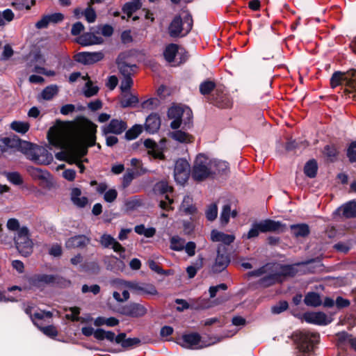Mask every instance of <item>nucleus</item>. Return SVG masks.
Masks as SVG:
<instances>
[{
	"mask_svg": "<svg viewBox=\"0 0 356 356\" xmlns=\"http://www.w3.org/2000/svg\"><path fill=\"white\" fill-rule=\"evenodd\" d=\"M97 126L90 121L83 122L79 127L60 124L49 129L47 138L49 143L64 152L56 154L57 159L63 156L70 163H76L81 172L85 168L80 159L87 154V148L95 145Z\"/></svg>",
	"mask_w": 356,
	"mask_h": 356,
	"instance_id": "nucleus-1",
	"label": "nucleus"
},
{
	"mask_svg": "<svg viewBox=\"0 0 356 356\" xmlns=\"http://www.w3.org/2000/svg\"><path fill=\"white\" fill-rule=\"evenodd\" d=\"M286 229V225L280 221L266 219L254 222L251 225L249 232L243 234V238L251 239L257 237L260 233L276 232L281 233Z\"/></svg>",
	"mask_w": 356,
	"mask_h": 356,
	"instance_id": "nucleus-2",
	"label": "nucleus"
},
{
	"mask_svg": "<svg viewBox=\"0 0 356 356\" xmlns=\"http://www.w3.org/2000/svg\"><path fill=\"white\" fill-rule=\"evenodd\" d=\"M292 339L297 344L303 356H309L314 349V346L319 340V334L306 330H297L292 334Z\"/></svg>",
	"mask_w": 356,
	"mask_h": 356,
	"instance_id": "nucleus-3",
	"label": "nucleus"
},
{
	"mask_svg": "<svg viewBox=\"0 0 356 356\" xmlns=\"http://www.w3.org/2000/svg\"><path fill=\"white\" fill-rule=\"evenodd\" d=\"M25 312L30 316L34 325H36L45 335L52 338L58 335V331L54 326H44L45 324L50 323V320L52 317V314L50 312L40 310L32 314L31 308L27 307L25 309Z\"/></svg>",
	"mask_w": 356,
	"mask_h": 356,
	"instance_id": "nucleus-4",
	"label": "nucleus"
},
{
	"mask_svg": "<svg viewBox=\"0 0 356 356\" xmlns=\"http://www.w3.org/2000/svg\"><path fill=\"white\" fill-rule=\"evenodd\" d=\"M193 21L188 13H184L174 17L168 26V33L172 38L184 37L192 29Z\"/></svg>",
	"mask_w": 356,
	"mask_h": 356,
	"instance_id": "nucleus-5",
	"label": "nucleus"
},
{
	"mask_svg": "<svg viewBox=\"0 0 356 356\" xmlns=\"http://www.w3.org/2000/svg\"><path fill=\"white\" fill-rule=\"evenodd\" d=\"M168 116L172 120L170 127L177 129L183 124V128H189L192 120V111L188 107L173 106L168 109Z\"/></svg>",
	"mask_w": 356,
	"mask_h": 356,
	"instance_id": "nucleus-6",
	"label": "nucleus"
},
{
	"mask_svg": "<svg viewBox=\"0 0 356 356\" xmlns=\"http://www.w3.org/2000/svg\"><path fill=\"white\" fill-rule=\"evenodd\" d=\"M311 261L297 263L291 265H274L273 273L269 274L262 280V283L266 285H271L279 281L280 277H293L298 273V267L300 266H308Z\"/></svg>",
	"mask_w": 356,
	"mask_h": 356,
	"instance_id": "nucleus-7",
	"label": "nucleus"
},
{
	"mask_svg": "<svg viewBox=\"0 0 356 356\" xmlns=\"http://www.w3.org/2000/svg\"><path fill=\"white\" fill-rule=\"evenodd\" d=\"M212 165L211 159L202 154L197 155L192 170L193 178L201 181L210 177L214 172Z\"/></svg>",
	"mask_w": 356,
	"mask_h": 356,
	"instance_id": "nucleus-8",
	"label": "nucleus"
},
{
	"mask_svg": "<svg viewBox=\"0 0 356 356\" xmlns=\"http://www.w3.org/2000/svg\"><path fill=\"white\" fill-rule=\"evenodd\" d=\"M346 83L348 86L346 90L350 94H354L356 90V70H352L346 73L341 72H335L331 79L330 85L332 88Z\"/></svg>",
	"mask_w": 356,
	"mask_h": 356,
	"instance_id": "nucleus-9",
	"label": "nucleus"
},
{
	"mask_svg": "<svg viewBox=\"0 0 356 356\" xmlns=\"http://www.w3.org/2000/svg\"><path fill=\"white\" fill-rule=\"evenodd\" d=\"M118 283L122 286L129 289L136 295L155 296L158 294L156 287L149 283L140 282L136 280L126 281L122 280H118Z\"/></svg>",
	"mask_w": 356,
	"mask_h": 356,
	"instance_id": "nucleus-10",
	"label": "nucleus"
},
{
	"mask_svg": "<svg viewBox=\"0 0 356 356\" xmlns=\"http://www.w3.org/2000/svg\"><path fill=\"white\" fill-rule=\"evenodd\" d=\"M16 248L19 252L24 257L30 255L33 252V242L29 238V229L26 227H21L15 237Z\"/></svg>",
	"mask_w": 356,
	"mask_h": 356,
	"instance_id": "nucleus-11",
	"label": "nucleus"
},
{
	"mask_svg": "<svg viewBox=\"0 0 356 356\" xmlns=\"http://www.w3.org/2000/svg\"><path fill=\"white\" fill-rule=\"evenodd\" d=\"M57 280V276L51 274L38 273L28 278V283L32 288L42 289L47 285L53 284Z\"/></svg>",
	"mask_w": 356,
	"mask_h": 356,
	"instance_id": "nucleus-12",
	"label": "nucleus"
},
{
	"mask_svg": "<svg viewBox=\"0 0 356 356\" xmlns=\"http://www.w3.org/2000/svg\"><path fill=\"white\" fill-rule=\"evenodd\" d=\"M190 165L186 159H178L175 165L174 177L177 184H184L188 179Z\"/></svg>",
	"mask_w": 356,
	"mask_h": 356,
	"instance_id": "nucleus-13",
	"label": "nucleus"
},
{
	"mask_svg": "<svg viewBox=\"0 0 356 356\" xmlns=\"http://www.w3.org/2000/svg\"><path fill=\"white\" fill-rule=\"evenodd\" d=\"M215 342L207 343L202 340L199 334L191 333L183 335L181 346L190 349H201L213 344Z\"/></svg>",
	"mask_w": 356,
	"mask_h": 356,
	"instance_id": "nucleus-14",
	"label": "nucleus"
},
{
	"mask_svg": "<svg viewBox=\"0 0 356 356\" xmlns=\"http://www.w3.org/2000/svg\"><path fill=\"white\" fill-rule=\"evenodd\" d=\"M127 129V122L121 119H112L107 124L101 127L102 134L106 136L109 134L120 135Z\"/></svg>",
	"mask_w": 356,
	"mask_h": 356,
	"instance_id": "nucleus-15",
	"label": "nucleus"
},
{
	"mask_svg": "<svg viewBox=\"0 0 356 356\" xmlns=\"http://www.w3.org/2000/svg\"><path fill=\"white\" fill-rule=\"evenodd\" d=\"M303 318L307 323L319 325H325L332 321L330 318L321 312H306Z\"/></svg>",
	"mask_w": 356,
	"mask_h": 356,
	"instance_id": "nucleus-16",
	"label": "nucleus"
},
{
	"mask_svg": "<svg viewBox=\"0 0 356 356\" xmlns=\"http://www.w3.org/2000/svg\"><path fill=\"white\" fill-rule=\"evenodd\" d=\"M104 55L102 51L80 52L75 56L76 60L84 65H90L103 59Z\"/></svg>",
	"mask_w": 356,
	"mask_h": 356,
	"instance_id": "nucleus-17",
	"label": "nucleus"
},
{
	"mask_svg": "<svg viewBox=\"0 0 356 356\" xmlns=\"http://www.w3.org/2000/svg\"><path fill=\"white\" fill-rule=\"evenodd\" d=\"M147 312V309L143 305L131 302L122 307V313L127 316L138 318L145 315Z\"/></svg>",
	"mask_w": 356,
	"mask_h": 356,
	"instance_id": "nucleus-18",
	"label": "nucleus"
},
{
	"mask_svg": "<svg viewBox=\"0 0 356 356\" xmlns=\"http://www.w3.org/2000/svg\"><path fill=\"white\" fill-rule=\"evenodd\" d=\"M124 56L122 54L119 55L116 60L118 68L120 74L123 77H131L135 72L136 65H129L124 60Z\"/></svg>",
	"mask_w": 356,
	"mask_h": 356,
	"instance_id": "nucleus-19",
	"label": "nucleus"
},
{
	"mask_svg": "<svg viewBox=\"0 0 356 356\" xmlns=\"http://www.w3.org/2000/svg\"><path fill=\"white\" fill-rule=\"evenodd\" d=\"M79 44L86 47L92 44H98L103 42V39L92 33H85L76 40Z\"/></svg>",
	"mask_w": 356,
	"mask_h": 356,
	"instance_id": "nucleus-20",
	"label": "nucleus"
},
{
	"mask_svg": "<svg viewBox=\"0 0 356 356\" xmlns=\"http://www.w3.org/2000/svg\"><path fill=\"white\" fill-rule=\"evenodd\" d=\"M104 248H111L116 252H124V248L109 234H103L99 241Z\"/></svg>",
	"mask_w": 356,
	"mask_h": 356,
	"instance_id": "nucleus-21",
	"label": "nucleus"
},
{
	"mask_svg": "<svg viewBox=\"0 0 356 356\" xmlns=\"http://www.w3.org/2000/svg\"><path fill=\"white\" fill-rule=\"evenodd\" d=\"M145 147L148 149V154L154 159H163L164 155L161 147L151 139H146L144 141Z\"/></svg>",
	"mask_w": 356,
	"mask_h": 356,
	"instance_id": "nucleus-22",
	"label": "nucleus"
},
{
	"mask_svg": "<svg viewBox=\"0 0 356 356\" xmlns=\"http://www.w3.org/2000/svg\"><path fill=\"white\" fill-rule=\"evenodd\" d=\"M160 126L161 120L157 114L152 113L146 118L145 127L147 132L154 134L159 130Z\"/></svg>",
	"mask_w": 356,
	"mask_h": 356,
	"instance_id": "nucleus-23",
	"label": "nucleus"
},
{
	"mask_svg": "<svg viewBox=\"0 0 356 356\" xmlns=\"http://www.w3.org/2000/svg\"><path fill=\"white\" fill-rule=\"evenodd\" d=\"M33 160L38 163L48 165L52 161L53 156L45 148L40 147L36 150Z\"/></svg>",
	"mask_w": 356,
	"mask_h": 356,
	"instance_id": "nucleus-24",
	"label": "nucleus"
},
{
	"mask_svg": "<svg viewBox=\"0 0 356 356\" xmlns=\"http://www.w3.org/2000/svg\"><path fill=\"white\" fill-rule=\"evenodd\" d=\"M211 240L213 242H222L225 245H229L235 240V236L214 229L211 233Z\"/></svg>",
	"mask_w": 356,
	"mask_h": 356,
	"instance_id": "nucleus-25",
	"label": "nucleus"
},
{
	"mask_svg": "<svg viewBox=\"0 0 356 356\" xmlns=\"http://www.w3.org/2000/svg\"><path fill=\"white\" fill-rule=\"evenodd\" d=\"M229 263V259L225 254H220L218 251V254L215 260L214 264L211 267V270L213 273H220L225 270Z\"/></svg>",
	"mask_w": 356,
	"mask_h": 356,
	"instance_id": "nucleus-26",
	"label": "nucleus"
},
{
	"mask_svg": "<svg viewBox=\"0 0 356 356\" xmlns=\"http://www.w3.org/2000/svg\"><path fill=\"white\" fill-rule=\"evenodd\" d=\"M88 243V238L83 235H79L71 237L66 243L67 248H81L85 246Z\"/></svg>",
	"mask_w": 356,
	"mask_h": 356,
	"instance_id": "nucleus-27",
	"label": "nucleus"
},
{
	"mask_svg": "<svg viewBox=\"0 0 356 356\" xmlns=\"http://www.w3.org/2000/svg\"><path fill=\"white\" fill-rule=\"evenodd\" d=\"M273 268H274V264L273 265V264H268L257 270H252V271L248 273V275L250 277H259V276L266 275L261 280V284L264 286H267L266 284L262 283V280L265 277L268 276L269 274L273 273Z\"/></svg>",
	"mask_w": 356,
	"mask_h": 356,
	"instance_id": "nucleus-28",
	"label": "nucleus"
},
{
	"mask_svg": "<svg viewBox=\"0 0 356 356\" xmlns=\"http://www.w3.org/2000/svg\"><path fill=\"white\" fill-rule=\"evenodd\" d=\"M169 136L173 140L182 143H188L192 142V136L186 131H183L181 130L170 132Z\"/></svg>",
	"mask_w": 356,
	"mask_h": 356,
	"instance_id": "nucleus-29",
	"label": "nucleus"
},
{
	"mask_svg": "<svg viewBox=\"0 0 356 356\" xmlns=\"http://www.w3.org/2000/svg\"><path fill=\"white\" fill-rule=\"evenodd\" d=\"M140 343L138 338L126 339L125 333H120L116 336V343H120L123 348H129Z\"/></svg>",
	"mask_w": 356,
	"mask_h": 356,
	"instance_id": "nucleus-30",
	"label": "nucleus"
},
{
	"mask_svg": "<svg viewBox=\"0 0 356 356\" xmlns=\"http://www.w3.org/2000/svg\"><path fill=\"white\" fill-rule=\"evenodd\" d=\"M120 105L123 108L134 106L138 102V99L129 92H122Z\"/></svg>",
	"mask_w": 356,
	"mask_h": 356,
	"instance_id": "nucleus-31",
	"label": "nucleus"
},
{
	"mask_svg": "<svg viewBox=\"0 0 356 356\" xmlns=\"http://www.w3.org/2000/svg\"><path fill=\"white\" fill-rule=\"evenodd\" d=\"M304 302L307 306L316 307L322 304V300L318 293L315 292H309L305 297Z\"/></svg>",
	"mask_w": 356,
	"mask_h": 356,
	"instance_id": "nucleus-32",
	"label": "nucleus"
},
{
	"mask_svg": "<svg viewBox=\"0 0 356 356\" xmlns=\"http://www.w3.org/2000/svg\"><path fill=\"white\" fill-rule=\"evenodd\" d=\"M181 210L186 214H193L196 211V208L193 205V199L189 195L184 197L181 204Z\"/></svg>",
	"mask_w": 356,
	"mask_h": 356,
	"instance_id": "nucleus-33",
	"label": "nucleus"
},
{
	"mask_svg": "<svg viewBox=\"0 0 356 356\" xmlns=\"http://www.w3.org/2000/svg\"><path fill=\"white\" fill-rule=\"evenodd\" d=\"M291 229L293 234L297 237H305L309 234V226L306 224L292 225H291Z\"/></svg>",
	"mask_w": 356,
	"mask_h": 356,
	"instance_id": "nucleus-34",
	"label": "nucleus"
},
{
	"mask_svg": "<svg viewBox=\"0 0 356 356\" xmlns=\"http://www.w3.org/2000/svg\"><path fill=\"white\" fill-rule=\"evenodd\" d=\"M317 170L318 165L316 161L314 159L307 162L304 168L305 174L310 178H314L316 177Z\"/></svg>",
	"mask_w": 356,
	"mask_h": 356,
	"instance_id": "nucleus-35",
	"label": "nucleus"
},
{
	"mask_svg": "<svg viewBox=\"0 0 356 356\" xmlns=\"http://www.w3.org/2000/svg\"><path fill=\"white\" fill-rule=\"evenodd\" d=\"M140 3L138 0H134L131 2L126 3L122 8V10L124 13L127 14V16L130 17L134 13L140 8Z\"/></svg>",
	"mask_w": 356,
	"mask_h": 356,
	"instance_id": "nucleus-36",
	"label": "nucleus"
},
{
	"mask_svg": "<svg viewBox=\"0 0 356 356\" xmlns=\"http://www.w3.org/2000/svg\"><path fill=\"white\" fill-rule=\"evenodd\" d=\"M343 216L346 218H353L356 216V202H350L341 207Z\"/></svg>",
	"mask_w": 356,
	"mask_h": 356,
	"instance_id": "nucleus-37",
	"label": "nucleus"
},
{
	"mask_svg": "<svg viewBox=\"0 0 356 356\" xmlns=\"http://www.w3.org/2000/svg\"><path fill=\"white\" fill-rule=\"evenodd\" d=\"M177 50L178 47L175 44H170L168 46H167L163 52L165 59L168 63H172L175 59Z\"/></svg>",
	"mask_w": 356,
	"mask_h": 356,
	"instance_id": "nucleus-38",
	"label": "nucleus"
},
{
	"mask_svg": "<svg viewBox=\"0 0 356 356\" xmlns=\"http://www.w3.org/2000/svg\"><path fill=\"white\" fill-rule=\"evenodd\" d=\"M203 266V257L201 256L198 257L197 260L193 264V265L187 267L186 272L189 278H193L195 276L197 270L200 269Z\"/></svg>",
	"mask_w": 356,
	"mask_h": 356,
	"instance_id": "nucleus-39",
	"label": "nucleus"
},
{
	"mask_svg": "<svg viewBox=\"0 0 356 356\" xmlns=\"http://www.w3.org/2000/svg\"><path fill=\"white\" fill-rule=\"evenodd\" d=\"M236 214L237 213L234 210L231 213V208L228 204H225L220 213V220L222 224H227L229 220L230 216L232 215V216L234 218L236 216Z\"/></svg>",
	"mask_w": 356,
	"mask_h": 356,
	"instance_id": "nucleus-40",
	"label": "nucleus"
},
{
	"mask_svg": "<svg viewBox=\"0 0 356 356\" xmlns=\"http://www.w3.org/2000/svg\"><path fill=\"white\" fill-rule=\"evenodd\" d=\"M212 168L214 169L213 174H224L226 173L229 168V165L226 161L212 160Z\"/></svg>",
	"mask_w": 356,
	"mask_h": 356,
	"instance_id": "nucleus-41",
	"label": "nucleus"
},
{
	"mask_svg": "<svg viewBox=\"0 0 356 356\" xmlns=\"http://www.w3.org/2000/svg\"><path fill=\"white\" fill-rule=\"evenodd\" d=\"M10 127L18 133L25 134L29 131L30 124L27 122L13 121L10 124Z\"/></svg>",
	"mask_w": 356,
	"mask_h": 356,
	"instance_id": "nucleus-42",
	"label": "nucleus"
},
{
	"mask_svg": "<svg viewBox=\"0 0 356 356\" xmlns=\"http://www.w3.org/2000/svg\"><path fill=\"white\" fill-rule=\"evenodd\" d=\"M143 127L141 125L135 124L125 133V138L127 140H134L142 132Z\"/></svg>",
	"mask_w": 356,
	"mask_h": 356,
	"instance_id": "nucleus-43",
	"label": "nucleus"
},
{
	"mask_svg": "<svg viewBox=\"0 0 356 356\" xmlns=\"http://www.w3.org/2000/svg\"><path fill=\"white\" fill-rule=\"evenodd\" d=\"M14 18V13L10 9H6L3 12L0 11V26H5L7 23L11 22Z\"/></svg>",
	"mask_w": 356,
	"mask_h": 356,
	"instance_id": "nucleus-44",
	"label": "nucleus"
},
{
	"mask_svg": "<svg viewBox=\"0 0 356 356\" xmlns=\"http://www.w3.org/2000/svg\"><path fill=\"white\" fill-rule=\"evenodd\" d=\"M58 92V87L56 86H49L46 87L41 93V97L45 100L51 99Z\"/></svg>",
	"mask_w": 356,
	"mask_h": 356,
	"instance_id": "nucleus-45",
	"label": "nucleus"
},
{
	"mask_svg": "<svg viewBox=\"0 0 356 356\" xmlns=\"http://www.w3.org/2000/svg\"><path fill=\"white\" fill-rule=\"evenodd\" d=\"M3 175L6 176L7 179L13 184L20 185L23 183L22 177L17 172H5Z\"/></svg>",
	"mask_w": 356,
	"mask_h": 356,
	"instance_id": "nucleus-46",
	"label": "nucleus"
},
{
	"mask_svg": "<svg viewBox=\"0 0 356 356\" xmlns=\"http://www.w3.org/2000/svg\"><path fill=\"white\" fill-rule=\"evenodd\" d=\"M185 241L179 236H173L170 239V248L173 250L181 251L184 250Z\"/></svg>",
	"mask_w": 356,
	"mask_h": 356,
	"instance_id": "nucleus-47",
	"label": "nucleus"
},
{
	"mask_svg": "<svg viewBox=\"0 0 356 356\" xmlns=\"http://www.w3.org/2000/svg\"><path fill=\"white\" fill-rule=\"evenodd\" d=\"M155 191L161 194L171 193L172 187L170 186L167 181H161L155 185Z\"/></svg>",
	"mask_w": 356,
	"mask_h": 356,
	"instance_id": "nucleus-48",
	"label": "nucleus"
},
{
	"mask_svg": "<svg viewBox=\"0 0 356 356\" xmlns=\"http://www.w3.org/2000/svg\"><path fill=\"white\" fill-rule=\"evenodd\" d=\"M206 217L208 220L213 221L215 220L218 215V207L216 203L211 204L205 212Z\"/></svg>",
	"mask_w": 356,
	"mask_h": 356,
	"instance_id": "nucleus-49",
	"label": "nucleus"
},
{
	"mask_svg": "<svg viewBox=\"0 0 356 356\" xmlns=\"http://www.w3.org/2000/svg\"><path fill=\"white\" fill-rule=\"evenodd\" d=\"M98 92V87L95 86H92V82L90 81H88L86 83L83 94L87 97H90L95 95H96Z\"/></svg>",
	"mask_w": 356,
	"mask_h": 356,
	"instance_id": "nucleus-50",
	"label": "nucleus"
},
{
	"mask_svg": "<svg viewBox=\"0 0 356 356\" xmlns=\"http://www.w3.org/2000/svg\"><path fill=\"white\" fill-rule=\"evenodd\" d=\"M215 88V83L211 81L202 83L200 86V91L202 95L210 93Z\"/></svg>",
	"mask_w": 356,
	"mask_h": 356,
	"instance_id": "nucleus-51",
	"label": "nucleus"
},
{
	"mask_svg": "<svg viewBox=\"0 0 356 356\" xmlns=\"http://www.w3.org/2000/svg\"><path fill=\"white\" fill-rule=\"evenodd\" d=\"M133 84L134 81L131 77H123L120 83V90L122 92H129V90L131 89Z\"/></svg>",
	"mask_w": 356,
	"mask_h": 356,
	"instance_id": "nucleus-52",
	"label": "nucleus"
},
{
	"mask_svg": "<svg viewBox=\"0 0 356 356\" xmlns=\"http://www.w3.org/2000/svg\"><path fill=\"white\" fill-rule=\"evenodd\" d=\"M347 156L350 162L356 161V140L350 143L347 149Z\"/></svg>",
	"mask_w": 356,
	"mask_h": 356,
	"instance_id": "nucleus-53",
	"label": "nucleus"
},
{
	"mask_svg": "<svg viewBox=\"0 0 356 356\" xmlns=\"http://www.w3.org/2000/svg\"><path fill=\"white\" fill-rule=\"evenodd\" d=\"M159 101L156 98H150L142 103V108L147 110L155 109L159 105Z\"/></svg>",
	"mask_w": 356,
	"mask_h": 356,
	"instance_id": "nucleus-54",
	"label": "nucleus"
},
{
	"mask_svg": "<svg viewBox=\"0 0 356 356\" xmlns=\"http://www.w3.org/2000/svg\"><path fill=\"white\" fill-rule=\"evenodd\" d=\"M134 178V172L128 170L127 172L122 177V186L123 188H126L129 186L131 182Z\"/></svg>",
	"mask_w": 356,
	"mask_h": 356,
	"instance_id": "nucleus-55",
	"label": "nucleus"
},
{
	"mask_svg": "<svg viewBox=\"0 0 356 356\" xmlns=\"http://www.w3.org/2000/svg\"><path fill=\"white\" fill-rule=\"evenodd\" d=\"M118 197V192L115 188L108 189L104 195V200L106 202H114Z\"/></svg>",
	"mask_w": 356,
	"mask_h": 356,
	"instance_id": "nucleus-56",
	"label": "nucleus"
},
{
	"mask_svg": "<svg viewBox=\"0 0 356 356\" xmlns=\"http://www.w3.org/2000/svg\"><path fill=\"white\" fill-rule=\"evenodd\" d=\"M30 172L33 176L41 179H46L49 176V173L47 171H44L38 168H32Z\"/></svg>",
	"mask_w": 356,
	"mask_h": 356,
	"instance_id": "nucleus-57",
	"label": "nucleus"
},
{
	"mask_svg": "<svg viewBox=\"0 0 356 356\" xmlns=\"http://www.w3.org/2000/svg\"><path fill=\"white\" fill-rule=\"evenodd\" d=\"M288 308V302L286 301H281L277 305H274L271 308V311L273 314H280L285 311Z\"/></svg>",
	"mask_w": 356,
	"mask_h": 356,
	"instance_id": "nucleus-58",
	"label": "nucleus"
},
{
	"mask_svg": "<svg viewBox=\"0 0 356 356\" xmlns=\"http://www.w3.org/2000/svg\"><path fill=\"white\" fill-rule=\"evenodd\" d=\"M48 252L52 257H60L62 254L61 246L58 243H54L49 247Z\"/></svg>",
	"mask_w": 356,
	"mask_h": 356,
	"instance_id": "nucleus-59",
	"label": "nucleus"
},
{
	"mask_svg": "<svg viewBox=\"0 0 356 356\" xmlns=\"http://www.w3.org/2000/svg\"><path fill=\"white\" fill-rule=\"evenodd\" d=\"M81 291L83 293L91 292L94 295H97L100 292V286L97 284H93L90 286L87 284H84L82 286Z\"/></svg>",
	"mask_w": 356,
	"mask_h": 356,
	"instance_id": "nucleus-60",
	"label": "nucleus"
},
{
	"mask_svg": "<svg viewBox=\"0 0 356 356\" xmlns=\"http://www.w3.org/2000/svg\"><path fill=\"white\" fill-rule=\"evenodd\" d=\"M84 17L88 22L92 23L95 21L97 15L95 11L88 7L84 10Z\"/></svg>",
	"mask_w": 356,
	"mask_h": 356,
	"instance_id": "nucleus-61",
	"label": "nucleus"
},
{
	"mask_svg": "<svg viewBox=\"0 0 356 356\" xmlns=\"http://www.w3.org/2000/svg\"><path fill=\"white\" fill-rule=\"evenodd\" d=\"M227 289V286L225 284H220L217 286H210L209 289L210 298H214L218 291H225Z\"/></svg>",
	"mask_w": 356,
	"mask_h": 356,
	"instance_id": "nucleus-62",
	"label": "nucleus"
},
{
	"mask_svg": "<svg viewBox=\"0 0 356 356\" xmlns=\"http://www.w3.org/2000/svg\"><path fill=\"white\" fill-rule=\"evenodd\" d=\"M165 200H161L160 201V204H159L160 207L162 209L166 210V211L170 210V209H172V207L171 204L173 202V200L171 199L168 194H166L165 195Z\"/></svg>",
	"mask_w": 356,
	"mask_h": 356,
	"instance_id": "nucleus-63",
	"label": "nucleus"
},
{
	"mask_svg": "<svg viewBox=\"0 0 356 356\" xmlns=\"http://www.w3.org/2000/svg\"><path fill=\"white\" fill-rule=\"evenodd\" d=\"M338 340L341 343L350 344V341L353 338L352 335L348 334L346 332H341L337 334Z\"/></svg>",
	"mask_w": 356,
	"mask_h": 356,
	"instance_id": "nucleus-64",
	"label": "nucleus"
}]
</instances>
